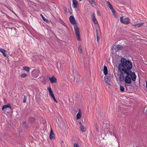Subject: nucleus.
<instances>
[{
	"instance_id": "f257e3e1",
	"label": "nucleus",
	"mask_w": 147,
	"mask_h": 147,
	"mask_svg": "<svg viewBox=\"0 0 147 147\" xmlns=\"http://www.w3.org/2000/svg\"><path fill=\"white\" fill-rule=\"evenodd\" d=\"M118 65V70L120 73L119 75V80L121 82H125V86L127 88L130 86L131 80H136V76L134 72L131 70L132 68V63L129 60L123 58Z\"/></svg>"
},
{
	"instance_id": "f03ea898",
	"label": "nucleus",
	"mask_w": 147,
	"mask_h": 147,
	"mask_svg": "<svg viewBox=\"0 0 147 147\" xmlns=\"http://www.w3.org/2000/svg\"><path fill=\"white\" fill-rule=\"evenodd\" d=\"M2 110L5 114H9L12 111L11 105L9 104L7 105H3L2 108Z\"/></svg>"
},
{
	"instance_id": "7ed1b4c3",
	"label": "nucleus",
	"mask_w": 147,
	"mask_h": 147,
	"mask_svg": "<svg viewBox=\"0 0 147 147\" xmlns=\"http://www.w3.org/2000/svg\"><path fill=\"white\" fill-rule=\"evenodd\" d=\"M76 38L78 40L80 41V33L79 29L77 25H75L74 27Z\"/></svg>"
},
{
	"instance_id": "20e7f679",
	"label": "nucleus",
	"mask_w": 147,
	"mask_h": 147,
	"mask_svg": "<svg viewBox=\"0 0 147 147\" xmlns=\"http://www.w3.org/2000/svg\"><path fill=\"white\" fill-rule=\"evenodd\" d=\"M120 21L122 23L125 24H128L131 23L129 18H123V17H120Z\"/></svg>"
},
{
	"instance_id": "39448f33",
	"label": "nucleus",
	"mask_w": 147,
	"mask_h": 147,
	"mask_svg": "<svg viewBox=\"0 0 147 147\" xmlns=\"http://www.w3.org/2000/svg\"><path fill=\"white\" fill-rule=\"evenodd\" d=\"M69 20L70 22L72 24L75 25L77 24V23L74 17L73 16H71L69 17Z\"/></svg>"
},
{
	"instance_id": "423d86ee",
	"label": "nucleus",
	"mask_w": 147,
	"mask_h": 147,
	"mask_svg": "<svg viewBox=\"0 0 147 147\" xmlns=\"http://www.w3.org/2000/svg\"><path fill=\"white\" fill-rule=\"evenodd\" d=\"M79 124L80 125V129L81 131L83 132H85L86 131V128L82 125L81 122H79Z\"/></svg>"
},
{
	"instance_id": "0eeeda50",
	"label": "nucleus",
	"mask_w": 147,
	"mask_h": 147,
	"mask_svg": "<svg viewBox=\"0 0 147 147\" xmlns=\"http://www.w3.org/2000/svg\"><path fill=\"white\" fill-rule=\"evenodd\" d=\"M5 25L4 26L5 28H7L8 27H10L9 28L11 29V28L10 27V26L13 24V23H11L9 22H4Z\"/></svg>"
},
{
	"instance_id": "6e6552de",
	"label": "nucleus",
	"mask_w": 147,
	"mask_h": 147,
	"mask_svg": "<svg viewBox=\"0 0 147 147\" xmlns=\"http://www.w3.org/2000/svg\"><path fill=\"white\" fill-rule=\"evenodd\" d=\"M50 80L52 83L57 82V79L54 76H53L52 77L49 78Z\"/></svg>"
},
{
	"instance_id": "1a4fd4ad",
	"label": "nucleus",
	"mask_w": 147,
	"mask_h": 147,
	"mask_svg": "<svg viewBox=\"0 0 147 147\" xmlns=\"http://www.w3.org/2000/svg\"><path fill=\"white\" fill-rule=\"evenodd\" d=\"M111 129L110 130V131H109L108 132H109V134L113 136H115V138H117V137L115 136V134L113 133H112L113 131L114 127L113 126H112L111 127H110Z\"/></svg>"
},
{
	"instance_id": "9d476101",
	"label": "nucleus",
	"mask_w": 147,
	"mask_h": 147,
	"mask_svg": "<svg viewBox=\"0 0 147 147\" xmlns=\"http://www.w3.org/2000/svg\"><path fill=\"white\" fill-rule=\"evenodd\" d=\"M50 138L51 140H54L55 138L53 133V132L52 129H51L49 135Z\"/></svg>"
},
{
	"instance_id": "9b49d317",
	"label": "nucleus",
	"mask_w": 147,
	"mask_h": 147,
	"mask_svg": "<svg viewBox=\"0 0 147 147\" xmlns=\"http://www.w3.org/2000/svg\"><path fill=\"white\" fill-rule=\"evenodd\" d=\"M92 20L95 24H96L98 23V22L96 18L94 13H93L92 14Z\"/></svg>"
},
{
	"instance_id": "f8f14e48",
	"label": "nucleus",
	"mask_w": 147,
	"mask_h": 147,
	"mask_svg": "<svg viewBox=\"0 0 147 147\" xmlns=\"http://www.w3.org/2000/svg\"><path fill=\"white\" fill-rule=\"evenodd\" d=\"M144 24V23H138L135 24H132V26H134L135 27H139L142 26L143 24Z\"/></svg>"
},
{
	"instance_id": "ddd939ff",
	"label": "nucleus",
	"mask_w": 147,
	"mask_h": 147,
	"mask_svg": "<svg viewBox=\"0 0 147 147\" xmlns=\"http://www.w3.org/2000/svg\"><path fill=\"white\" fill-rule=\"evenodd\" d=\"M72 5L74 8L77 7L78 5V2L76 0H72Z\"/></svg>"
},
{
	"instance_id": "4468645a",
	"label": "nucleus",
	"mask_w": 147,
	"mask_h": 147,
	"mask_svg": "<svg viewBox=\"0 0 147 147\" xmlns=\"http://www.w3.org/2000/svg\"><path fill=\"white\" fill-rule=\"evenodd\" d=\"M0 51L3 54V56L5 57H6L7 55L6 54V51L4 49L0 48Z\"/></svg>"
},
{
	"instance_id": "2eb2a0df",
	"label": "nucleus",
	"mask_w": 147,
	"mask_h": 147,
	"mask_svg": "<svg viewBox=\"0 0 147 147\" xmlns=\"http://www.w3.org/2000/svg\"><path fill=\"white\" fill-rule=\"evenodd\" d=\"M123 47L119 45H118L116 46L115 48V49L117 50V51L121 50L122 49V48Z\"/></svg>"
},
{
	"instance_id": "dca6fc26",
	"label": "nucleus",
	"mask_w": 147,
	"mask_h": 147,
	"mask_svg": "<svg viewBox=\"0 0 147 147\" xmlns=\"http://www.w3.org/2000/svg\"><path fill=\"white\" fill-rule=\"evenodd\" d=\"M81 116V113L80 109L79 110L78 113L76 115V119H80Z\"/></svg>"
},
{
	"instance_id": "f3484780",
	"label": "nucleus",
	"mask_w": 147,
	"mask_h": 147,
	"mask_svg": "<svg viewBox=\"0 0 147 147\" xmlns=\"http://www.w3.org/2000/svg\"><path fill=\"white\" fill-rule=\"evenodd\" d=\"M82 78L80 76H77V77L74 78V81H75L76 80V82H79L80 80H81Z\"/></svg>"
},
{
	"instance_id": "a211bd4d",
	"label": "nucleus",
	"mask_w": 147,
	"mask_h": 147,
	"mask_svg": "<svg viewBox=\"0 0 147 147\" xmlns=\"http://www.w3.org/2000/svg\"><path fill=\"white\" fill-rule=\"evenodd\" d=\"M89 2L92 5V6L94 7V6L96 5L95 4V0H89Z\"/></svg>"
},
{
	"instance_id": "6ab92c4d",
	"label": "nucleus",
	"mask_w": 147,
	"mask_h": 147,
	"mask_svg": "<svg viewBox=\"0 0 147 147\" xmlns=\"http://www.w3.org/2000/svg\"><path fill=\"white\" fill-rule=\"evenodd\" d=\"M103 72L104 74L106 76L108 74V70L107 67L106 66H104Z\"/></svg>"
},
{
	"instance_id": "aec40b11",
	"label": "nucleus",
	"mask_w": 147,
	"mask_h": 147,
	"mask_svg": "<svg viewBox=\"0 0 147 147\" xmlns=\"http://www.w3.org/2000/svg\"><path fill=\"white\" fill-rule=\"evenodd\" d=\"M107 3H108L109 7L111 10H112L113 9H114L112 6L109 1H107Z\"/></svg>"
},
{
	"instance_id": "412c9836",
	"label": "nucleus",
	"mask_w": 147,
	"mask_h": 147,
	"mask_svg": "<svg viewBox=\"0 0 147 147\" xmlns=\"http://www.w3.org/2000/svg\"><path fill=\"white\" fill-rule=\"evenodd\" d=\"M29 120L30 122L32 123L35 121V119L33 116H31L30 117Z\"/></svg>"
},
{
	"instance_id": "4be33fe9",
	"label": "nucleus",
	"mask_w": 147,
	"mask_h": 147,
	"mask_svg": "<svg viewBox=\"0 0 147 147\" xmlns=\"http://www.w3.org/2000/svg\"><path fill=\"white\" fill-rule=\"evenodd\" d=\"M23 70H25L26 71L28 72L30 68L28 67H23Z\"/></svg>"
},
{
	"instance_id": "5701e85b",
	"label": "nucleus",
	"mask_w": 147,
	"mask_h": 147,
	"mask_svg": "<svg viewBox=\"0 0 147 147\" xmlns=\"http://www.w3.org/2000/svg\"><path fill=\"white\" fill-rule=\"evenodd\" d=\"M40 16L42 18L44 21L46 22H48V20L45 18L42 14H41Z\"/></svg>"
},
{
	"instance_id": "b1692460",
	"label": "nucleus",
	"mask_w": 147,
	"mask_h": 147,
	"mask_svg": "<svg viewBox=\"0 0 147 147\" xmlns=\"http://www.w3.org/2000/svg\"><path fill=\"white\" fill-rule=\"evenodd\" d=\"M27 76V74L26 73H23L22 74L20 75V76L22 78H25Z\"/></svg>"
},
{
	"instance_id": "393cba45",
	"label": "nucleus",
	"mask_w": 147,
	"mask_h": 147,
	"mask_svg": "<svg viewBox=\"0 0 147 147\" xmlns=\"http://www.w3.org/2000/svg\"><path fill=\"white\" fill-rule=\"evenodd\" d=\"M96 38H97V41H98L99 40V36H98V31L97 29H96Z\"/></svg>"
},
{
	"instance_id": "a878e982",
	"label": "nucleus",
	"mask_w": 147,
	"mask_h": 147,
	"mask_svg": "<svg viewBox=\"0 0 147 147\" xmlns=\"http://www.w3.org/2000/svg\"><path fill=\"white\" fill-rule=\"evenodd\" d=\"M110 79V77L109 76H105L104 77V79L105 80V82H107V83H108V82H107V81L109 80V79Z\"/></svg>"
},
{
	"instance_id": "bb28decb",
	"label": "nucleus",
	"mask_w": 147,
	"mask_h": 147,
	"mask_svg": "<svg viewBox=\"0 0 147 147\" xmlns=\"http://www.w3.org/2000/svg\"><path fill=\"white\" fill-rule=\"evenodd\" d=\"M120 89L122 92H124V88L122 86L120 85Z\"/></svg>"
},
{
	"instance_id": "cd10ccee",
	"label": "nucleus",
	"mask_w": 147,
	"mask_h": 147,
	"mask_svg": "<svg viewBox=\"0 0 147 147\" xmlns=\"http://www.w3.org/2000/svg\"><path fill=\"white\" fill-rule=\"evenodd\" d=\"M114 16L116 17V18H117V14L115 13V10L114 9H113L112 10H111Z\"/></svg>"
},
{
	"instance_id": "c85d7f7f",
	"label": "nucleus",
	"mask_w": 147,
	"mask_h": 147,
	"mask_svg": "<svg viewBox=\"0 0 147 147\" xmlns=\"http://www.w3.org/2000/svg\"><path fill=\"white\" fill-rule=\"evenodd\" d=\"M94 126L95 127L96 130L98 132L99 129H98V127L97 125V124L96 123L94 124Z\"/></svg>"
},
{
	"instance_id": "c756f323",
	"label": "nucleus",
	"mask_w": 147,
	"mask_h": 147,
	"mask_svg": "<svg viewBox=\"0 0 147 147\" xmlns=\"http://www.w3.org/2000/svg\"><path fill=\"white\" fill-rule=\"evenodd\" d=\"M78 50L80 52V53H82V49L81 46H79L78 47Z\"/></svg>"
},
{
	"instance_id": "7c9ffc66",
	"label": "nucleus",
	"mask_w": 147,
	"mask_h": 147,
	"mask_svg": "<svg viewBox=\"0 0 147 147\" xmlns=\"http://www.w3.org/2000/svg\"><path fill=\"white\" fill-rule=\"evenodd\" d=\"M26 99H27V96H24V100L23 102V103H26Z\"/></svg>"
},
{
	"instance_id": "2f4dec72",
	"label": "nucleus",
	"mask_w": 147,
	"mask_h": 147,
	"mask_svg": "<svg viewBox=\"0 0 147 147\" xmlns=\"http://www.w3.org/2000/svg\"><path fill=\"white\" fill-rule=\"evenodd\" d=\"M47 89L49 92L52 91L51 87L50 86H49L47 87Z\"/></svg>"
},
{
	"instance_id": "473e14b6",
	"label": "nucleus",
	"mask_w": 147,
	"mask_h": 147,
	"mask_svg": "<svg viewBox=\"0 0 147 147\" xmlns=\"http://www.w3.org/2000/svg\"><path fill=\"white\" fill-rule=\"evenodd\" d=\"M53 98V100L57 103V102L55 97L54 96H51Z\"/></svg>"
},
{
	"instance_id": "72a5a7b5",
	"label": "nucleus",
	"mask_w": 147,
	"mask_h": 147,
	"mask_svg": "<svg viewBox=\"0 0 147 147\" xmlns=\"http://www.w3.org/2000/svg\"><path fill=\"white\" fill-rule=\"evenodd\" d=\"M74 147H80L78 144L75 143L74 145Z\"/></svg>"
},
{
	"instance_id": "f704fd0d",
	"label": "nucleus",
	"mask_w": 147,
	"mask_h": 147,
	"mask_svg": "<svg viewBox=\"0 0 147 147\" xmlns=\"http://www.w3.org/2000/svg\"><path fill=\"white\" fill-rule=\"evenodd\" d=\"M49 93L50 94V95H51V96H54V95L53 92L52 91L49 92Z\"/></svg>"
},
{
	"instance_id": "c9c22d12",
	"label": "nucleus",
	"mask_w": 147,
	"mask_h": 147,
	"mask_svg": "<svg viewBox=\"0 0 147 147\" xmlns=\"http://www.w3.org/2000/svg\"><path fill=\"white\" fill-rule=\"evenodd\" d=\"M97 15L98 16H101L100 14L99 13V11L98 10H97Z\"/></svg>"
},
{
	"instance_id": "e433bc0d",
	"label": "nucleus",
	"mask_w": 147,
	"mask_h": 147,
	"mask_svg": "<svg viewBox=\"0 0 147 147\" xmlns=\"http://www.w3.org/2000/svg\"><path fill=\"white\" fill-rule=\"evenodd\" d=\"M61 20V21L62 22V24H64V22H63V21H62V20Z\"/></svg>"
},
{
	"instance_id": "4c0bfd02",
	"label": "nucleus",
	"mask_w": 147,
	"mask_h": 147,
	"mask_svg": "<svg viewBox=\"0 0 147 147\" xmlns=\"http://www.w3.org/2000/svg\"><path fill=\"white\" fill-rule=\"evenodd\" d=\"M146 87L147 88V82L146 81Z\"/></svg>"
},
{
	"instance_id": "58836bf2",
	"label": "nucleus",
	"mask_w": 147,
	"mask_h": 147,
	"mask_svg": "<svg viewBox=\"0 0 147 147\" xmlns=\"http://www.w3.org/2000/svg\"><path fill=\"white\" fill-rule=\"evenodd\" d=\"M146 113H147V109L146 110Z\"/></svg>"
},
{
	"instance_id": "ea45409f",
	"label": "nucleus",
	"mask_w": 147,
	"mask_h": 147,
	"mask_svg": "<svg viewBox=\"0 0 147 147\" xmlns=\"http://www.w3.org/2000/svg\"><path fill=\"white\" fill-rule=\"evenodd\" d=\"M38 77V76H36V77H35V78H36Z\"/></svg>"
},
{
	"instance_id": "a19ab883",
	"label": "nucleus",
	"mask_w": 147,
	"mask_h": 147,
	"mask_svg": "<svg viewBox=\"0 0 147 147\" xmlns=\"http://www.w3.org/2000/svg\"><path fill=\"white\" fill-rule=\"evenodd\" d=\"M24 123H25V122H24Z\"/></svg>"
},
{
	"instance_id": "79ce46f5",
	"label": "nucleus",
	"mask_w": 147,
	"mask_h": 147,
	"mask_svg": "<svg viewBox=\"0 0 147 147\" xmlns=\"http://www.w3.org/2000/svg\"><path fill=\"white\" fill-rule=\"evenodd\" d=\"M82 0H80V1H81Z\"/></svg>"
}]
</instances>
